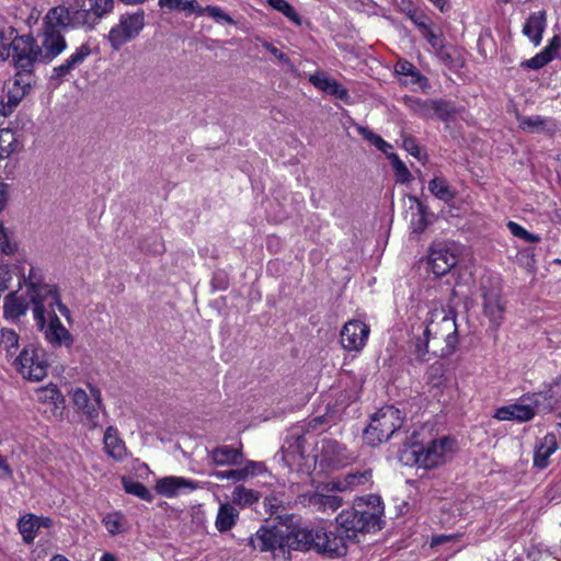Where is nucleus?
Masks as SVG:
<instances>
[{
	"mask_svg": "<svg viewBox=\"0 0 561 561\" xmlns=\"http://www.w3.org/2000/svg\"><path fill=\"white\" fill-rule=\"evenodd\" d=\"M253 549L290 560L293 550L314 551L328 558L345 554L343 539L322 527L293 528L286 524L262 525L249 539Z\"/></svg>",
	"mask_w": 561,
	"mask_h": 561,
	"instance_id": "1",
	"label": "nucleus"
},
{
	"mask_svg": "<svg viewBox=\"0 0 561 561\" xmlns=\"http://www.w3.org/2000/svg\"><path fill=\"white\" fill-rule=\"evenodd\" d=\"M421 334L414 339V354L425 360L428 353L445 357L454 353L458 343L455 316L443 306L433 307L421 324Z\"/></svg>",
	"mask_w": 561,
	"mask_h": 561,
	"instance_id": "2",
	"label": "nucleus"
},
{
	"mask_svg": "<svg viewBox=\"0 0 561 561\" xmlns=\"http://www.w3.org/2000/svg\"><path fill=\"white\" fill-rule=\"evenodd\" d=\"M383 505L378 495L369 494L354 501L352 507L343 510L335 517L336 528L327 529L341 537L347 551V540H354L358 534L376 533L382 528Z\"/></svg>",
	"mask_w": 561,
	"mask_h": 561,
	"instance_id": "3",
	"label": "nucleus"
},
{
	"mask_svg": "<svg viewBox=\"0 0 561 561\" xmlns=\"http://www.w3.org/2000/svg\"><path fill=\"white\" fill-rule=\"evenodd\" d=\"M41 294L35 297V307L33 317L38 330L44 333L45 340L53 347H71L73 337L71 333L62 325L55 308L71 323V312L69 308L61 302L60 296H56L50 289L43 288Z\"/></svg>",
	"mask_w": 561,
	"mask_h": 561,
	"instance_id": "4",
	"label": "nucleus"
},
{
	"mask_svg": "<svg viewBox=\"0 0 561 561\" xmlns=\"http://www.w3.org/2000/svg\"><path fill=\"white\" fill-rule=\"evenodd\" d=\"M70 0L68 5H57L48 10V19L73 30L91 32L115 8V0Z\"/></svg>",
	"mask_w": 561,
	"mask_h": 561,
	"instance_id": "5",
	"label": "nucleus"
},
{
	"mask_svg": "<svg viewBox=\"0 0 561 561\" xmlns=\"http://www.w3.org/2000/svg\"><path fill=\"white\" fill-rule=\"evenodd\" d=\"M404 422L402 412L392 407L386 405L379 409L370 417V422L364 432V439L370 446H377L388 440Z\"/></svg>",
	"mask_w": 561,
	"mask_h": 561,
	"instance_id": "6",
	"label": "nucleus"
},
{
	"mask_svg": "<svg viewBox=\"0 0 561 561\" xmlns=\"http://www.w3.org/2000/svg\"><path fill=\"white\" fill-rule=\"evenodd\" d=\"M456 453L455 439L443 436L426 444L413 445L412 455L415 463L425 469L444 465Z\"/></svg>",
	"mask_w": 561,
	"mask_h": 561,
	"instance_id": "7",
	"label": "nucleus"
},
{
	"mask_svg": "<svg viewBox=\"0 0 561 561\" xmlns=\"http://www.w3.org/2000/svg\"><path fill=\"white\" fill-rule=\"evenodd\" d=\"M146 26V13L142 9L119 15L106 36L113 50L118 51L127 43L137 38Z\"/></svg>",
	"mask_w": 561,
	"mask_h": 561,
	"instance_id": "8",
	"label": "nucleus"
},
{
	"mask_svg": "<svg viewBox=\"0 0 561 561\" xmlns=\"http://www.w3.org/2000/svg\"><path fill=\"white\" fill-rule=\"evenodd\" d=\"M57 27L71 28L70 26L57 24L51 19H48L47 12L44 19L43 30L35 38L38 42L43 64L51 62L67 48L66 38Z\"/></svg>",
	"mask_w": 561,
	"mask_h": 561,
	"instance_id": "9",
	"label": "nucleus"
},
{
	"mask_svg": "<svg viewBox=\"0 0 561 561\" xmlns=\"http://www.w3.org/2000/svg\"><path fill=\"white\" fill-rule=\"evenodd\" d=\"M13 364L23 378L31 381H41L47 375L48 365L45 353L33 344L26 345Z\"/></svg>",
	"mask_w": 561,
	"mask_h": 561,
	"instance_id": "10",
	"label": "nucleus"
},
{
	"mask_svg": "<svg viewBox=\"0 0 561 561\" xmlns=\"http://www.w3.org/2000/svg\"><path fill=\"white\" fill-rule=\"evenodd\" d=\"M89 392L83 388H72L70 390L75 407L85 416L90 428H96L99 425L100 411L104 409L101 391L99 388L88 383Z\"/></svg>",
	"mask_w": 561,
	"mask_h": 561,
	"instance_id": "11",
	"label": "nucleus"
},
{
	"mask_svg": "<svg viewBox=\"0 0 561 561\" xmlns=\"http://www.w3.org/2000/svg\"><path fill=\"white\" fill-rule=\"evenodd\" d=\"M402 101L414 115L423 119L438 118L447 122L455 114L453 105L443 99L423 100L421 98L405 95Z\"/></svg>",
	"mask_w": 561,
	"mask_h": 561,
	"instance_id": "12",
	"label": "nucleus"
},
{
	"mask_svg": "<svg viewBox=\"0 0 561 561\" xmlns=\"http://www.w3.org/2000/svg\"><path fill=\"white\" fill-rule=\"evenodd\" d=\"M38 42L30 34L15 37L11 58L14 69L35 73V65L43 62L41 59Z\"/></svg>",
	"mask_w": 561,
	"mask_h": 561,
	"instance_id": "13",
	"label": "nucleus"
},
{
	"mask_svg": "<svg viewBox=\"0 0 561 561\" xmlns=\"http://www.w3.org/2000/svg\"><path fill=\"white\" fill-rule=\"evenodd\" d=\"M36 82L35 73L15 69V73L4 83L8 102L0 104V114L7 116L31 92Z\"/></svg>",
	"mask_w": 561,
	"mask_h": 561,
	"instance_id": "14",
	"label": "nucleus"
},
{
	"mask_svg": "<svg viewBox=\"0 0 561 561\" xmlns=\"http://www.w3.org/2000/svg\"><path fill=\"white\" fill-rule=\"evenodd\" d=\"M457 262L458 257L453 244L435 242L430 247L427 266L436 277H442L449 273Z\"/></svg>",
	"mask_w": 561,
	"mask_h": 561,
	"instance_id": "15",
	"label": "nucleus"
},
{
	"mask_svg": "<svg viewBox=\"0 0 561 561\" xmlns=\"http://www.w3.org/2000/svg\"><path fill=\"white\" fill-rule=\"evenodd\" d=\"M317 458L321 465L328 468L344 467L353 459L345 445L335 439L324 438L321 440L320 451Z\"/></svg>",
	"mask_w": 561,
	"mask_h": 561,
	"instance_id": "16",
	"label": "nucleus"
},
{
	"mask_svg": "<svg viewBox=\"0 0 561 561\" xmlns=\"http://www.w3.org/2000/svg\"><path fill=\"white\" fill-rule=\"evenodd\" d=\"M369 327L359 320H350L341 330V344L346 351L360 352L368 340Z\"/></svg>",
	"mask_w": 561,
	"mask_h": 561,
	"instance_id": "17",
	"label": "nucleus"
},
{
	"mask_svg": "<svg viewBox=\"0 0 561 561\" xmlns=\"http://www.w3.org/2000/svg\"><path fill=\"white\" fill-rule=\"evenodd\" d=\"M483 314L489 319L491 327L497 330L504 320L505 302L501 290L496 287H482Z\"/></svg>",
	"mask_w": 561,
	"mask_h": 561,
	"instance_id": "18",
	"label": "nucleus"
},
{
	"mask_svg": "<svg viewBox=\"0 0 561 561\" xmlns=\"http://www.w3.org/2000/svg\"><path fill=\"white\" fill-rule=\"evenodd\" d=\"M199 483L183 477L170 476L157 481L156 490L165 497H174L181 493H188L197 490Z\"/></svg>",
	"mask_w": 561,
	"mask_h": 561,
	"instance_id": "19",
	"label": "nucleus"
},
{
	"mask_svg": "<svg viewBox=\"0 0 561 561\" xmlns=\"http://www.w3.org/2000/svg\"><path fill=\"white\" fill-rule=\"evenodd\" d=\"M207 459L215 466L232 467L241 466L244 462L242 446L233 447L231 445L217 446L207 450Z\"/></svg>",
	"mask_w": 561,
	"mask_h": 561,
	"instance_id": "20",
	"label": "nucleus"
},
{
	"mask_svg": "<svg viewBox=\"0 0 561 561\" xmlns=\"http://www.w3.org/2000/svg\"><path fill=\"white\" fill-rule=\"evenodd\" d=\"M91 55V47L84 43L76 48V50L65 59L60 65L53 68L50 78L53 80H62L71 71L78 68Z\"/></svg>",
	"mask_w": 561,
	"mask_h": 561,
	"instance_id": "21",
	"label": "nucleus"
},
{
	"mask_svg": "<svg viewBox=\"0 0 561 561\" xmlns=\"http://www.w3.org/2000/svg\"><path fill=\"white\" fill-rule=\"evenodd\" d=\"M309 82L318 90L334 96L337 100L348 102L350 93L346 88L335 79L328 77L323 71H316L309 76Z\"/></svg>",
	"mask_w": 561,
	"mask_h": 561,
	"instance_id": "22",
	"label": "nucleus"
},
{
	"mask_svg": "<svg viewBox=\"0 0 561 561\" xmlns=\"http://www.w3.org/2000/svg\"><path fill=\"white\" fill-rule=\"evenodd\" d=\"M244 466L238 469L225 470V471H215L210 476L218 480H231L233 482H242L249 479L250 477H254L261 473L265 469V465L263 462L245 460Z\"/></svg>",
	"mask_w": 561,
	"mask_h": 561,
	"instance_id": "23",
	"label": "nucleus"
},
{
	"mask_svg": "<svg viewBox=\"0 0 561 561\" xmlns=\"http://www.w3.org/2000/svg\"><path fill=\"white\" fill-rule=\"evenodd\" d=\"M558 449L557 436L548 433L540 438L534 451V466L538 469H546L549 466V458Z\"/></svg>",
	"mask_w": 561,
	"mask_h": 561,
	"instance_id": "24",
	"label": "nucleus"
},
{
	"mask_svg": "<svg viewBox=\"0 0 561 561\" xmlns=\"http://www.w3.org/2000/svg\"><path fill=\"white\" fill-rule=\"evenodd\" d=\"M370 478V470L350 472L342 479H336L329 482L327 488L330 491L346 492L353 490L356 486L369 483Z\"/></svg>",
	"mask_w": 561,
	"mask_h": 561,
	"instance_id": "25",
	"label": "nucleus"
},
{
	"mask_svg": "<svg viewBox=\"0 0 561 561\" xmlns=\"http://www.w3.org/2000/svg\"><path fill=\"white\" fill-rule=\"evenodd\" d=\"M547 25L545 10L530 13L523 26V34L527 36L535 46L541 43L542 34Z\"/></svg>",
	"mask_w": 561,
	"mask_h": 561,
	"instance_id": "26",
	"label": "nucleus"
},
{
	"mask_svg": "<svg viewBox=\"0 0 561 561\" xmlns=\"http://www.w3.org/2000/svg\"><path fill=\"white\" fill-rule=\"evenodd\" d=\"M103 444L105 453L115 460H123L127 455L125 443L118 436L114 426H108L104 433Z\"/></svg>",
	"mask_w": 561,
	"mask_h": 561,
	"instance_id": "27",
	"label": "nucleus"
},
{
	"mask_svg": "<svg viewBox=\"0 0 561 561\" xmlns=\"http://www.w3.org/2000/svg\"><path fill=\"white\" fill-rule=\"evenodd\" d=\"M28 302L25 298L12 291L4 297L3 316L8 320H18L26 313Z\"/></svg>",
	"mask_w": 561,
	"mask_h": 561,
	"instance_id": "28",
	"label": "nucleus"
},
{
	"mask_svg": "<svg viewBox=\"0 0 561 561\" xmlns=\"http://www.w3.org/2000/svg\"><path fill=\"white\" fill-rule=\"evenodd\" d=\"M513 407L518 422L530 421L536 413L543 412L536 393L533 397L523 398L520 402L514 403Z\"/></svg>",
	"mask_w": 561,
	"mask_h": 561,
	"instance_id": "29",
	"label": "nucleus"
},
{
	"mask_svg": "<svg viewBox=\"0 0 561 561\" xmlns=\"http://www.w3.org/2000/svg\"><path fill=\"white\" fill-rule=\"evenodd\" d=\"M25 283L27 287L26 293L30 301L33 305V308L35 307L36 301L35 296L41 294L39 291L43 288L50 289L56 296H60L57 286L43 283L41 274L34 267H31L28 275L25 278Z\"/></svg>",
	"mask_w": 561,
	"mask_h": 561,
	"instance_id": "30",
	"label": "nucleus"
},
{
	"mask_svg": "<svg viewBox=\"0 0 561 561\" xmlns=\"http://www.w3.org/2000/svg\"><path fill=\"white\" fill-rule=\"evenodd\" d=\"M309 505L318 512H334L342 505V499L332 494L314 492L309 496Z\"/></svg>",
	"mask_w": 561,
	"mask_h": 561,
	"instance_id": "31",
	"label": "nucleus"
},
{
	"mask_svg": "<svg viewBox=\"0 0 561 561\" xmlns=\"http://www.w3.org/2000/svg\"><path fill=\"white\" fill-rule=\"evenodd\" d=\"M542 411L550 412L561 402V376L545 392L536 393Z\"/></svg>",
	"mask_w": 561,
	"mask_h": 561,
	"instance_id": "32",
	"label": "nucleus"
},
{
	"mask_svg": "<svg viewBox=\"0 0 561 561\" xmlns=\"http://www.w3.org/2000/svg\"><path fill=\"white\" fill-rule=\"evenodd\" d=\"M238 516L239 512L231 504H221L215 522L217 530L220 533L230 530L234 526Z\"/></svg>",
	"mask_w": 561,
	"mask_h": 561,
	"instance_id": "33",
	"label": "nucleus"
},
{
	"mask_svg": "<svg viewBox=\"0 0 561 561\" xmlns=\"http://www.w3.org/2000/svg\"><path fill=\"white\" fill-rule=\"evenodd\" d=\"M158 5L162 10L181 11L186 15L201 13L197 0H158Z\"/></svg>",
	"mask_w": 561,
	"mask_h": 561,
	"instance_id": "34",
	"label": "nucleus"
},
{
	"mask_svg": "<svg viewBox=\"0 0 561 561\" xmlns=\"http://www.w3.org/2000/svg\"><path fill=\"white\" fill-rule=\"evenodd\" d=\"M430 192L443 202H450L455 198L456 194L449 186L448 182L443 176H435L428 182Z\"/></svg>",
	"mask_w": 561,
	"mask_h": 561,
	"instance_id": "35",
	"label": "nucleus"
},
{
	"mask_svg": "<svg viewBox=\"0 0 561 561\" xmlns=\"http://www.w3.org/2000/svg\"><path fill=\"white\" fill-rule=\"evenodd\" d=\"M36 520L37 516L34 514H26L19 519L18 528L26 543L33 542L37 535L38 525Z\"/></svg>",
	"mask_w": 561,
	"mask_h": 561,
	"instance_id": "36",
	"label": "nucleus"
},
{
	"mask_svg": "<svg viewBox=\"0 0 561 561\" xmlns=\"http://www.w3.org/2000/svg\"><path fill=\"white\" fill-rule=\"evenodd\" d=\"M427 383L433 388L440 391L446 387L447 377L446 369L443 363L436 362L432 364L426 373Z\"/></svg>",
	"mask_w": 561,
	"mask_h": 561,
	"instance_id": "37",
	"label": "nucleus"
},
{
	"mask_svg": "<svg viewBox=\"0 0 561 561\" xmlns=\"http://www.w3.org/2000/svg\"><path fill=\"white\" fill-rule=\"evenodd\" d=\"M20 35L16 34V30L12 26H5L0 28V59L8 60L11 57V51L13 50V42L15 37Z\"/></svg>",
	"mask_w": 561,
	"mask_h": 561,
	"instance_id": "38",
	"label": "nucleus"
},
{
	"mask_svg": "<svg viewBox=\"0 0 561 561\" xmlns=\"http://www.w3.org/2000/svg\"><path fill=\"white\" fill-rule=\"evenodd\" d=\"M18 139L13 130L9 128L0 129V159L10 157L18 150Z\"/></svg>",
	"mask_w": 561,
	"mask_h": 561,
	"instance_id": "39",
	"label": "nucleus"
},
{
	"mask_svg": "<svg viewBox=\"0 0 561 561\" xmlns=\"http://www.w3.org/2000/svg\"><path fill=\"white\" fill-rule=\"evenodd\" d=\"M231 500L233 504H238L240 506L252 505L259 501V493L243 485H238L232 491Z\"/></svg>",
	"mask_w": 561,
	"mask_h": 561,
	"instance_id": "40",
	"label": "nucleus"
},
{
	"mask_svg": "<svg viewBox=\"0 0 561 561\" xmlns=\"http://www.w3.org/2000/svg\"><path fill=\"white\" fill-rule=\"evenodd\" d=\"M106 530L112 535L122 534L125 531V517L119 512L106 514L102 519Z\"/></svg>",
	"mask_w": 561,
	"mask_h": 561,
	"instance_id": "41",
	"label": "nucleus"
},
{
	"mask_svg": "<svg viewBox=\"0 0 561 561\" xmlns=\"http://www.w3.org/2000/svg\"><path fill=\"white\" fill-rule=\"evenodd\" d=\"M267 3L274 10L282 12L294 24L301 25L300 15L296 12L294 7L287 0H267Z\"/></svg>",
	"mask_w": 561,
	"mask_h": 561,
	"instance_id": "42",
	"label": "nucleus"
},
{
	"mask_svg": "<svg viewBox=\"0 0 561 561\" xmlns=\"http://www.w3.org/2000/svg\"><path fill=\"white\" fill-rule=\"evenodd\" d=\"M519 127L523 130L539 133L545 130L547 119L540 115L533 116H519L518 117Z\"/></svg>",
	"mask_w": 561,
	"mask_h": 561,
	"instance_id": "43",
	"label": "nucleus"
},
{
	"mask_svg": "<svg viewBox=\"0 0 561 561\" xmlns=\"http://www.w3.org/2000/svg\"><path fill=\"white\" fill-rule=\"evenodd\" d=\"M123 486L126 493L147 502H151L153 499L151 492L141 482L123 479Z\"/></svg>",
	"mask_w": 561,
	"mask_h": 561,
	"instance_id": "44",
	"label": "nucleus"
},
{
	"mask_svg": "<svg viewBox=\"0 0 561 561\" xmlns=\"http://www.w3.org/2000/svg\"><path fill=\"white\" fill-rule=\"evenodd\" d=\"M201 13H196V16H202L204 14H208L211 19H214L217 23H227V24H234V20L226 13L220 7L216 5H207L202 7L199 4Z\"/></svg>",
	"mask_w": 561,
	"mask_h": 561,
	"instance_id": "45",
	"label": "nucleus"
},
{
	"mask_svg": "<svg viewBox=\"0 0 561 561\" xmlns=\"http://www.w3.org/2000/svg\"><path fill=\"white\" fill-rule=\"evenodd\" d=\"M38 399L43 402H50L55 409H59L64 403V398L56 387H46L38 392Z\"/></svg>",
	"mask_w": 561,
	"mask_h": 561,
	"instance_id": "46",
	"label": "nucleus"
},
{
	"mask_svg": "<svg viewBox=\"0 0 561 561\" xmlns=\"http://www.w3.org/2000/svg\"><path fill=\"white\" fill-rule=\"evenodd\" d=\"M428 224L426 208L419 204L417 213L411 219V229L414 233H422Z\"/></svg>",
	"mask_w": 561,
	"mask_h": 561,
	"instance_id": "47",
	"label": "nucleus"
},
{
	"mask_svg": "<svg viewBox=\"0 0 561 561\" xmlns=\"http://www.w3.org/2000/svg\"><path fill=\"white\" fill-rule=\"evenodd\" d=\"M389 159L396 172L397 181L400 183L408 182L411 178V173L404 162L396 153L389 154Z\"/></svg>",
	"mask_w": 561,
	"mask_h": 561,
	"instance_id": "48",
	"label": "nucleus"
},
{
	"mask_svg": "<svg viewBox=\"0 0 561 561\" xmlns=\"http://www.w3.org/2000/svg\"><path fill=\"white\" fill-rule=\"evenodd\" d=\"M16 250V243L12 240L10 231L0 220V251L3 254H13Z\"/></svg>",
	"mask_w": 561,
	"mask_h": 561,
	"instance_id": "49",
	"label": "nucleus"
},
{
	"mask_svg": "<svg viewBox=\"0 0 561 561\" xmlns=\"http://www.w3.org/2000/svg\"><path fill=\"white\" fill-rule=\"evenodd\" d=\"M19 344V335L11 329H2L0 331V347L11 353L16 350Z\"/></svg>",
	"mask_w": 561,
	"mask_h": 561,
	"instance_id": "50",
	"label": "nucleus"
},
{
	"mask_svg": "<svg viewBox=\"0 0 561 561\" xmlns=\"http://www.w3.org/2000/svg\"><path fill=\"white\" fill-rule=\"evenodd\" d=\"M507 228L514 237H517L526 242H539L541 240L538 234H534L527 231L525 228H523L515 221H508Z\"/></svg>",
	"mask_w": 561,
	"mask_h": 561,
	"instance_id": "51",
	"label": "nucleus"
},
{
	"mask_svg": "<svg viewBox=\"0 0 561 561\" xmlns=\"http://www.w3.org/2000/svg\"><path fill=\"white\" fill-rule=\"evenodd\" d=\"M552 60V55L548 51H545L543 49L536 54L533 58L525 60L522 62L523 67L538 70L549 64Z\"/></svg>",
	"mask_w": 561,
	"mask_h": 561,
	"instance_id": "52",
	"label": "nucleus"
},
{
	"mask_svg": "<svg viewBox=\"0 0 561 561\" xmlns=\"http://www.w3.org/2000/svg\"><path fill=\"white\" fill-rule=\"evenodd\" d=\"M409 18L419 27L421 32L431 26L428 16L421 11H410Z\"/></svg>",
	"mask_w": 561,
	"mask_h": 561,
	"instance_id": "53",
	"label": "nucleus"
},
{
	"mask_svg": "<svg viewBox=\"0 0 561 561\" xmlns=\"http://www.w3.org/2000/svg\"><path fill=\"white\" fill-rule=\"evenodd\" d=\"M495 417L501 421H517L513 404L499 408L495 412Z\"/></svg>",
	"mask_w": 561,
	"mask_h": 561,
	"instance_id": "54",
	"label": "nucleus"
},
{
	"mask_svg": "<svg viewBox=\"0 0 561 561\" xmlns=\"http://www.w3.org/2000/svg\"><path fill=\"white\" fill-rule=\"evenodd\" d=\"M422 35L423 37L427 41V43L433 47V48H439L443 46V39L442 37L436 34L432 28L431 26L427 27L426 30H424L422 32Z\"/></svg>",
	"mask_w": 561,
	"mask_h": 561,
	"instance_id": "55",
	"label": "nucleus"
},
{
	"mask_svg": "<svg viewBox=\"0 0 561 561\" xmlns=\"http://www.w3.org/2000/svg\"><path fill=\"white\" fill-rule=\"evenodd\" d=\"M262 46L267 50L270 51L275 58H277L280 62L285 64V65H289L290 64V59L288 58L287 55H285L284 53H282L278 48H276L273 44L268 43V42H263Z\"/></svg>",
	"mask_w": 561,
	"mask_h": 561,
	"instance_id": "56",
	"label": "nucleus"
},
{
	"mask_svg": "<svg viewBox=\"0 0 561 561\" xmlns=\"http://www.w3.org/2000/svg\"><path fill=\"white\" fill-rule=\"evenodd\" d=\"M403 148L413 157L420 158L421 149L413 137H405L403 139Z\"/></svg>",
	"mask_w": 561,
	"mask_h": 561,
	"instance_id": "57",
	"label": "nucleus"
},
{
	"mask_svg": "<svg viewBox=\"0 0 561 561\" xmlns=\"http://www.w3.org/2000/svg\"><path fill=\"white\" fill-rule=\"evenodd\" d=\"M414 68L415 66L408 60H400L396 65V71L403 76L414 73Z\"/></svg>",
	"mask_w": 561,
	"mask_h": 561,
	"instance_id": "58",
	"label": "nucleus"
},
{
	"mask_svg": "<svg viewBox=\"0 0 561 561\" xmlns=\"http://www.w3.org/2000/svg\"><path fill=\"white\" fill-rule=\"evenodd\" d=\"M560 47H561V38L556 35L549 41L548 45L543 48V50L551 54L552 59H554Z\"/></svg>",
	"mask_w": 561,
	"mask_h": 561,
	"instance_id": "59",
	"label": "nucleus"
},
{
	"mask_svg": "<svg viewBox=\"0 0 561 561\" xmlns=\"http://www.w3.org/2000/svg\"><path fill=\"white\" fill-rule=\"evenodd\" d=\"M305 437L302 435H298L295 437V442L290 444L288 448L293 449V454H298L300 457H302L305 453Z\"/></svg>",
	"mask_w": 561,
	"mask_h": 561,
	"instance_id": "60",
	"label": "nucleus"
},
{
	"mask_svg": "<svg viewBox=\"0 0 561 561\" xmlns=\"http://www.w3.org/2000/svg\"><path fill=\"white\" fill-rule=\"evenodd\" d=\"M142 250L159 254L164 251V244L159 237L154 236L152 247L151 245H142Z\"/></svg>",
	"mask_w": 561,
	"mask_h": 561,
	"instance_id": "61",
	"label": "nucleus"
},
{
	"mask_svg": "<svg viewBox=\"0 0 561 561\" xmlns=\"http://www.w3.org/2000/svg\"><path fill=\"white\" fill-rule=\"evenodd\" d=\"M357 130L359 135L363 136L364 139L368 140L373 145H375L378 138L380 137L379 135L370 130L368 127L359 126Z\"/></svg>",
	"mask_w": 561,
	"mask_h": 561,
	"instance_id": "62",
	"label": "nucleus"
},
{
	"mask_svg": "<svg viewBox=\"0 0 561 561\" xmlns=\"http://www.w3.org/2000/svg\"><path fill=\"white\" fill-rule=\"evenodd\" d=\"M9 199L8 185L0 182V213L5 208Z\"/></svg>",
	"mask_w": 561,
	"mask_h": 561,
	"instance_id": "63",
	"label": "nucleus"
},
{
	"mask_svg": "<svg viewBox=\"0 0 561 561\" xmlns=\"http://www.w3.org/2000/svg\"><path fill=\"white\" fill-rule=\"evenodd\" d=\"M374 146L378 150H380L381 152L387 154L388 157H389V154L392 153V152H390V150L392 149V146L389 142H387L386 140H383L381 137L378 138V140L376 141V144Z\"/></svg>",
	"mask_w": 561,
	"mask_h": 561,
	"instance_id": "64",
	"label": "nucleus"
}]
</instances>
